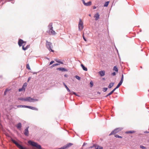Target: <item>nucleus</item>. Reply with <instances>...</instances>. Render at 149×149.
Returning a JSON list of instances; mask_svg holds the SVG:
<instances>
[{
    "instance_id": "obj_1",
    "label": "nucleus",
    "mask_w": 149,
    "mask_h": 149,
    "mask_svg": "<svg viewBox=\"0 0 149 149\" xmlns=\"http://www.w3.org/2000/svg\"><path fill=\"white\" fill-rule=\"evenodd\" d=\"M26 43V42L24 41L23 40L21 39L19 40L18 42V45L20 47L22 46V49L24 50H26L29 47V46L28 45H27L26 47H24Z\"/></svg>"
},
{
    "instance_id": "obj_2",
    "label": "nucleus",
    "mask_w": 149,
    "mask_h": 149,
    "mask_svg": "<svg viewBox=\"0 0 149 149\" xmlns=\"http://www.w3.org/2000/svg\"><path fill=\"white\" fill-rule=\"evenodd\" d=\"M48 27L49 28V30L48 33L50 35H55L56 34V32L53 29V27L52 26V23H50L49 24Z\"/></svg>"
},
{
    "instance_id": "obj_3",
    "label": "nucleus",
    "mask_w": 149,
    "mask_h": 149,
    "mask_svg": "<svg viewBox=\"0 0 149 149\" xmlns=\"http://www.w3.org/2000/svg\"><path fill=\"white\" fill-rule=\"evenodd\" d=\"M28 143L31 146L35 147L39 149H41V148L40 145L32 141H29L28 142Z\"/></svg>"
},
{
    "instance_id": "obj_4",
    "label": "nucleus",
    "mask_w": 149,
    "mask_h": 149,
    "mask_svg": "<svg viewBox=\"0 0 149 149\" xmlns=\"http://www.w3.org/2000/svg\"><path fill=\"white\" fill-rule=\"evenodd\" d=\"M79 30L81 31L84 28L83 23L81 19H79V21L78 24Z\"/></svg>"
},
{
    "instance_id": "obj_5",
    "label": "nucleus",
    "mask_w": 149,
    "mask_h": 149,
    "mask_svg": "<svg viewBox=\"0 0 149 149\" xmlns=\"http://www.w3.org/2000/svg\"><path fill=\"white\" fill-rule=\"evenodd\" d=\"M52 43L46 41V46L49 50H51V52H54V51L51 48Z\"/></svg>"
},
{
    "instance_id": "obj_6",
    "label": "nucleus",
    "mask_w": 149,
    "mask_h": 149,
    "mask_svg": "<svg viewBox=\"0 0 149 149\" xmlns=\"http://www.w3.org/2000/svg\"><path fill=\"white\" fill-rule=\"evenodd\" d=\"M12 142L15 144V145L20 149H26L25 148L23 147L20 145L18 143L15 141L14 140L12 139Z\"/></svg>"
},
{
    "instance_id": "obj_7",
    "label": "nucleus",
    "mask_w": 149,
    "mask_h": 149,
    "mask_svg": "<svg viewBox=\"0 0 149 149\" xmlns=\"http://www.w3.org/2000/svg\"><path fill=\"white\" fill-rule=\"evenodd\" d=\"M120 130V129L119 128H116L113 131L111 132L110 134L109 135V136H111L112 134H114L117 133L118 131Z\"/></svg>"
},
{
    "instance_id": "obj_8",
    "label": "nucleus",
    "mask_w": 149,
    "mask_h": 149,
    "mask_svg": "<svg viewBox=\"0 0 149 149\" xmlns=\"http://www.w3.org/2000/svg\"><path fill=\"white\" fill-rule=\"evenodd\" d=\"M73 145V144L71 143H69L68 144H67L65 146L63 147H61L59 149H67L69 147H70L71 146H72Z\"/></svg>"
},
{
    "instance_id": "obj_9",
    "label": "nucleus",
    "mask_w": 149,
    "mask_h": 149,
    "mask_svg": "<svg viewBox=\"0 0 149 149\" xmlns=\"http://www.w3.org/2000/svg\"><path fill=\"white\" fill-rule=\"evenodd\" d=\"M84 5L86 6H89L91 5L92 2L91 1H89L87 3H85L84 0H82Z\"/></svg>"
},
{
    "instance_id": "obj_10",
    "label": "nucleus",
    "mask_w": 149,
    "mask_h": 149,
    "mask_svg": "<svg viewBox=\"0 0 149 149\" xmlns=\"http://www.w3.org/2000/svg\"><path fill=\"white\" fill-rule=\"evenodd\" d=\"M29 127H27L24 130V134H25V135L26 136H28L29 135Z\"/></svg>"
},
{
    "instance_id": "obj_11",
    "label": "nucleus",
    "mask_w": 149,
    "mask_h": 149,
    "mask_svg": "<svg viewBox=\"0 0 149 149\" xmlns=\"http://www.w3.org/2000/svg\"><path fill=\"white\" fill-rule=\"evenodd\" d=\"M94 17L95 18V20L97 21L99 18L100 15L98 13H97L95 15Z\"/></svg>"
},
{
    "instance_id": "obj_12",
    "label": "nucleus",
    "mask_w": 149,
    "mask_h": 149,
    "mask_svg": "<svg viewBox=\"0 0 149 149\" xmlns=\"http://www.w3.org/2000/svg\"><path fill=\"white\" fill-rule=\"evenodd\" d=\"M99 73L100 76L102 77L105 75V71H101L99 72Z\"/></svg>"
},
{
    "instance_id": "obj_13",
    "label": "nucleus",
    "mask_w": 149,
    "mask_h": 149,
    "mask_svg": "<svg viewBox=\"0 0 149 149\" xmlns=\"http://www.w3.org/2000/svg\"><path fill=\"white\" fill-rule=\"evenodd\" d=\"M57 70L64 71H67V70H66L65 68H58L57 69Z\"/></svg>"
},
{
    "instance_id": "obj_14",
    "label": "nucleus",
    "mask_w": 149,
    "mask_h": 149,
    "mask_svg": "<svg viewBox=\"0 0 149 149\" xmlns=\"http://www.w3.org/2000/svg\"><path fill=\"white\" fill-rule=\"evenodd\" d=\"M95 149H102L103 147L97 145L95 146Z\"/></svg>"
},
{
    "instance_id": "obj_15",
    "label": "nucleus",
    "mask_w": 149,
    "mask_h": 149,
    "mask_svg": "<svg viewBox=\"0 0 149 149\" xmlns=\"http://www.w3.org/2000/svg\"><path fill=\"white\" fill-rule=\"evenodd\" d=\"M16 127L18 129L20 130V129H21V128L22 127L21 123H18Z\"/></svg>"
},
{
    "instance_id": "obj_16",
    "label": "nucleus",
    "mask_w": 149,
    "mask_h": 149,
    "mask_svg": "<svg viewBox=\"0 0 149 149\" xmlns=\"http://www.w3.org/2000/svg\"><path fill=\"white\" fill-rule=\"evenodd\" d=\"M29 109H30L33 110H35L36 111L38 110V109L37 108L34 107H31L30 106H29Z\"/></svg>"
},
{
    "instance_id": "obj_17",
    "label": "nucleus",
    "mask_w": 149,
    "mask_h": 149,
    "mask_svg": "<svg viewBox=\"0 0 149 149\" xmlns=\"http://www.w3.org/2000/svg\"><path fill=\"white\" fill-rule=\"evenodd\" d=\"M81 67H82V68L84 70H85V71H87L88 70H87V68H86L85 67L83 64H81Z\"/></svg>"
},
{
    "instance_id": "obj_18",
    "label": "nucleus",
    "mask_w": 149,
    "mask_h": 149,
    "mask_svg": "<svg viewBox=\"0 0 149 149\" xmlns=\"http://www.w3.org/2000/svg\"><path fill=\"white\" fill-rule=\"evenodd\" d=\"M113 70L115 71V72H118V68L116 66H115L113 68Z\"/></svg>"
},
{
    "instance_id": "obj_19",
    "label": "nucleus",
    "mask_w": 149,
    "mask_h": 149,
    "mask_svg": "<svg viewBox=\"0 0 149 149\" xmlns=\"http://www.w3.org/2000/svg\"><path fill=\"white\" fill-rule=\"evenodd\" d=\"M31 102H37V101H38V100L37 99H34L33 98H31Z\"/></svg>"
},
{
    "instance_id": "obj_20",
    "label": "nucleus",
    "mask_w": 149,
    "mask_h": 149,
    "mask_svg": "<svg viewBox=\"0 0 149 149\" xmlns=\"http://www.w3.org/2000/svg\"><path fill=\"white\" fill-rule=\"evenodd\" d=\"M135 132V131H134L133 130V131H127L125 133L126 134H129V133L132 134V133H134Z\"/></svg>"
},
{
    "instance_id": "obj_21",
    "label": "nucleus",
    "mask_w": 149,
    "mask_h": 149,
    "mask_svg": "<svg viewBox=\"0 0 149 149\" xmlns=\"http://www.w3.org/2000/svg\"><path fill=\"white\" fill-rule=\"evenodd\" d=\"M114 83H111L108 86V88H111V87H112L113 86Z\"/></svg>"
},
{
    "instance_id": "obj_22",
    "label": "nucleus",
    "mask_w": 149,
    "mask_h": 149,
    "mask_svg": "<svg viewBox=\"0 0 149 149\" xmlns=\"http://www.w3.org/2000/svg\"><path fill=\"white\" fill-rule=\"evenodd\" d=\"M63 85H64L65 86V88H66V89H67V91L69 92H70V90L69 89V88H68L67 87V85L65 84V83H63Z\"/></svg>"
},
{
    "instance_id": "obj_23",
    "label": "nucleus",
    "mask_w": 149,
    "mask_h": 149,
    "mask_svg": "<svg viewBox=\"0 0 149 149\" xmlns=\"http://www.w3.org/2000/svg\"><path fill=\"white\" fill-rule=\"evenodd\" d=\"M26 101H29L30 102H31V97H26Z\"/></svg>"
},
{
    "instance_id": "obj_24",
    "label": "nucleus",
    "mask_w": 149,
    "mask_h": 149,
    "mask_svg": "<svg viewBox=\"0 0 149 149\" xmlns=\"http://www.w3.org/2000/svg\"><path fill=\"white\" fill-rule=\"evenodd\" d=\"M25 88L24 87H22L21 88H19V91L20 92L23 91H24Z\"/></svg>"
},
{
    "instance_id": "obj_25",
    "label": "nucleus",
    "mask_w": 149,
    "mask_h": 149,
    "mask_svg": "<svg viewBox=\"0 0 149 149\" xmlns=\"http://www.w3.org/2000/svg\"><path fill=\"white\" fill-rule=\"evenodd\" d=\"M109 3V1L106 2L104 5V6L107 7Z\"/></svg>"
},
{
    "instance_id": "obj_26",
    "label": "nucleus",
    "mask_w": 149,
    "mask_h": 149,
    "mask_svg": "<svg viewBox=\"0 0 149 149\" xmlns=\"http://www.w3.org/2000/svg\"><path fill=\"white\" fill-rule=\"evenodd\" d=\"M19 100L22 101H26V97L25 98H20L19 99Z\"/></svg>"
},
{
    "instance_id": "obj_27",
    "label": "nucleus",
    "mask_w": 149,
    "mask_h": 149,
    "mask_svg": "<svg viewBox=\"0 0 149 149\" xmlns=\"http://www.w3.org/2000/svg\"><path fill=\"white\" fill-rule=\"evenodd\" d=\"M123 81V74L122 75V76L121 80L120 82L122 84Z\"/></svg>"
},
{
    "instance_id": "obj_28",
    "label": "nucleus",
    "mask_w": 149,
    "mask_h": 149,
    "mask_svg": "<svg viewBox=\"0 0 149 149\" xmlns=\"http://www.w3.org/2000/svg\"><path fill=\"white\" fill-rule=\"evenodd\" d=\"M122 84L120 82L119 83V84H118V85H117V86L116 87V88L117 89Z\"/></svg>"
},
{
    "instance_id": "obj_29",
    "label": "nucleus",
    "mask_w": 149,
    "mask_h": 149,
    "mask_svg": "<svg viewBox=\"0 0 149 149\" xmlns=\"http://www.w3.org/2000/svg\"><path fill=\"white\" fill-rule=\"evenodd\" d=\"M55 60L56 62H57L58 63H60L61 64H63V63L62 62L58 61L57 59H55Z\"/></svg>"
},
{
    "instance_id": "obj_30",
    "label": "nucleus",
    "mask_w": 149,
    "mask_h": 149,
    "mask_svg": "<svg viewBox=\"0 0 149 149\" xmlns=\"http://www.w3.org/2000/svg\"><path fill=\"white\" fill-rule=\"evenodd\" d=\"M59 65V64H58V63L54 64H53L52 65V67H54L55 66H57V65Z\"/></svg>"
},
{
    "instance_id": "obj_31",
    "label": "nucleus",
    "mask_w": 149,
    "mask_h": 149,
    "mask_svg": "<svg viewBox=\"0 0 149 149\" xmlns=\"http://www.w3.org/2000/svg\"><path fill=\"white\" fill-rule=\"evenodd\" d=\"M75 78L76 79H77L79 80H80V78L79 76L77 75L75 76Z\"/></svg>"
},
{
    "instance_id": "obj_32",
    "label": "nucleus",
    "mask_w": 149,
    "mask_h": 149,
    "mask_svg": "<svg viewBox=\"0 0 149 149\" xmlns=\"http://www.w3.org/2000/svg\"><path fill=\"white\" fill-rule=\"evenodd\" d=\"M113 93V92H112V91H111L110 93H108V94L106 96V97H108V96H109L110 95H111V94H112V93Z\"/></svg>"
},
{
    "instance_id": "obj_33",
    "label": "nucleus",
    "mask_w": 149,
    "mask_h": 149,
    "mask_svg": "<svg viewBox=\"0 0 149 149\" xmlns=\"http://www.w3.org/2000/svg\"><path fill=\"white\" fill-rule=\"evenodd\" d=\"M26 68L30 70L31 69L30 66L29 64H27L26 65Z\"/></svg>"
},
{
    "instance_id": "obj_34",
    "label": "nucleus",
    "mask_w": 149,
    "mask_h": 149,
    "mask_svg": "<svg viewBox=\"0 0 149 149\" xmlns=\"http://www.w3.org/2000/svg\"><path fill=\"white\" fill-rule=\"evenodd\" d=\"M115 137H117V138H122V136H120L118 135H115Z\"/></svg>"
},
{
    "instance_id": "obj_35",
    "label": "nucleus",
    "mask_w": 149,
    "mask_h": 149,
    "mask_svg": "<svg viewBox=\"0 0 149 149\" xmlns=\"http://www.w3.org/2000/svg\"><path fill=\"white\" fill-rule=\"evenodd\" d=\"M140 148L142 149H146V147L143 146H140Z\"/></svg>"
},
{
    "instance_id": "obj_36",
    "label": "nucleus",
    "mask_w": 149,
    "mask_h": 149,
    "mask_svg": "<svg viewBox=\"0 0 149 149\" xmlns=\"http://www.w3.org/2000/svg\"><path fill=\"white\" fill-rule=\"evenodd\" d=\"M107 88H103V91L104 92H106V91H107Z\"/></svg>"
},
{
    "instance_id": "obj_37",
    "label": "nucleus",
    "mask_w": 149,
    "mask_h": 149,
    "mask_svg": "<svg viewBox=\"0 0 149 149\" xmlns=\"http://www.w3.org/2000/svg\"><path fill=\"white\" fill-rule=\"evenodd\" d=\"M27 85V83H25L24 84L22 87H24L25 88V87H26V86Z\"/></svg>"
},
{
    "instance_id": "obj_38",
    "label": "nucleus",
    "mask_w": 149,
    "mask_h": 149,
    "mask_svg": "<svg viewBox=\"0 0 149 149\" xmlns=\"http://www.w3.org/2000/svg\"><path fill=\"white\" fill-rule=\"evenodd\" d=\"M90 84L91 85V87H92L93 86V83L92 81H91L90 82Z\"/></svg>"
},
{
    "instance_id": "obj_39",
    "label": "nucleus",
    "mask_w": 149,
    "mask_h": 149,
    "mask_svg": "<svg viewBox=\"0 0 149 149\" xmlns=\"http://www.w3.org/2000/svg\"><path fill=\"white\" fill-rule=\"evenodd\" d=\"M111 75L113 76H115L116 75V73L115 72H113L111 73Z\"/></svg>"
},
{
    "instance_id": "obj_40",
    "label": "nucleus",
    "mask_w": 149,
    "mask_h": 149,
    "mask_svg": "<svg viewBox=\"0 0 149 149\" xmlns=\"http://www.w3.org/2000/svg\"><path fill=\"white\" fill-rule=\"evenodd\" d=\"M29 106H25V105H22V107H25L29 108Z\"/></svg>"
},
{
    "instance_id": "obj_41",
    "label": "nucleus",
    "mask_w": 149,
    "mask_h": 149,
    "mask_svg": "<svg viewBox=\"0 0 149 149\" xmlns=\"http://www.w3.org/2000/svg\"><path fill=\"white\" fill-rule=\"evenodd\" d=\"M83 38L84 40V41H86V38H85L84 36V33H83Z\"/></svg>"
},
{
    "instance_id": "obj_42",
    "label": "nucleus",
    "mask_w": 149,
    "mask_h": 149,
    "mask_svg": "<svg viewBox=\"0 0 149 149\" xmlns=\"http://www.w3.org/2000/svg\"><path fill=\"white\" fill-rule=\"evenodd\" d=\"M8 91V89H6L5 91L4 92V95H6V92H7Z\"/></svg>"
},
{
    "instance_id": "obj_43",
    "label": "nucleus",
    "mask_w": 149,
    "mask_h": 149,
    "mask_svg": "<svg viewBox=\"0 0 149 149\" xmlns=\"http://www.w3.org/2000/svg\"><path fill=\"white\" fill-rule=\"evenodd\" d=\"M54 63V61H52L50 63L49 65H51L53 63Z\"/></svg>"
},
{
    "instance_id": "obj_44",
    "label": "nucleus",
    "mask_w": 149,
    "mask_h": 149,
    "mask_svg": "<svg viewBox=\"0 0 149 149\" xmlns=\"http://www.w3.org/2000/svg\"><path fill=\"white\" fill-rule=\"evenodd\" d=\"M17 107H22V105H19Z\"/></svg>"
},
{
    "instance_id": "obj_45",
    "label": "nucleus",
    "mask_w": 149,
    "mask_h": 149,
    "mask_svg": "<svg viewBox=\"0 0 149 149\" xmlns=\"http://www.w3.org/2000/svg\"><path fill=\"white\" fill-rule=\"evenodd\" d=\"M117 88H115L114 89H113L111 91L113 92H113L115 91V90Z\"/></svg>"
},
{
    "instance_id": "obj_46",
    "label": "nucleus",
    "mask_w": 149,
    "mask_h": 149,
    "mask_svg": "<svg viewBox=\"0 0 149 149\" xmlns=\"http://www.w3.org/2000/svg\"><path fill=\"white\" fill-rule=\"evenodd\" d=\"M73 93L76 96H78V95L76 94V93L75 92H73Z\"/></svg>"
},
{
    "instance_id": "obj_47",
    "label": "nucleus",
    "mask_w": 149,
    "mask_h": 149,
    "mask_svg": "<svg viewBox=\"0 0 149 149\" xmlns=\"http://www.w3.org/2000/svg\"><path fill=\"white\" fill-rule=\"evenodd\" d=\"M144 133H149V131H145L144 132Z\"/></svg>"
},
{
    "instance_id": "obj_48",
    "label": "nucleus",
    "mask_w": 149,
    "mask_h": 149,
    "mask_svg": "<svg viewBox=\"0 0 149 149\" xmlns=\"http://www.w3.org/2000/svg\"><path fill=\"white\" fill-rule=\"evenodd\" d=\"M93 9H95L96 8V7L95 6H94L93 7Z\"/></svg>"
},
{
    "instance_id": "obj_49",
    "label": "nucleus",
    "mask_w": 149,
    "mask_h": 149,
    "mask_svg": "<svg viewBox=\"0 0 149 149\" xmlns=\"http://www.w3.org/2000/svg\"><path fill=\"white\" fill-rule=\"evenodd\" d=\"M64 76L65 77H67V74H65L64 75Z\"/></svg>"
},
{
    "instance_id": "obj_50",
    "label": "nucleus",
    "mask_w": 149,
    "mask_h": 149,
    "mask_svg": "<svg viewBox=\"0 0 149 149\" xmlns=\"http://www.w3.org/2000/svg\"><path fill=\"white\" fill-rule=\"evenodd\" d=\"M89 16H91V14H89Z\"/></svg>"
},
{
    "instance_id": "obj_51",
    "label": "nucleus",
    "mask_w": 149,
    "mask_h": 149,
    "mask_svg": "<svg viewBox=\"0 0 149 149\" xmlns=\"http://www.w3.org/2000/svg\"><path fill=\"white\" fill-rule=\"evenodd\" d=\"M29 79L28 81H29Z\"/></svg>"
},
{
    "instance_id": "obj_52",
    "label": "nucleus",
    "mask_w": 149,
    "mask_h": 149,
    "mask_svg": "<svg viewBox=\"0 0 149 149\" xmlns=\"http://www.w3.org/2000/svg\"><path fill=\"white\" fill-rule=\"evenodd\" d=\"M98 94H100V93H98Z\"/></svg>"
},
{
    "instance_id": "obj_53",
    "label": "nucleus",
    "mask_w": 149,
    "mask_h": 149,
    "mask_svg": "<svg viewBox=\"0 0 149 149\" xmlns=\"http://www.w3.org/2000/svg\"><path fill=\"white\" fill-rule=\"evenodd\" d=\"M98 94H100V93H98Z\"/></svg>"
}]
</instances>
